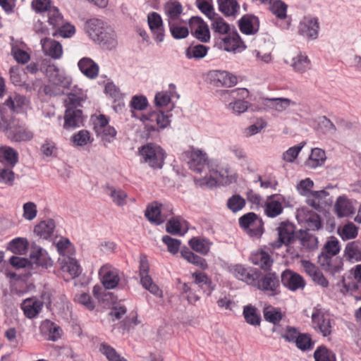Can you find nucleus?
I'll return each mask as SVG.
<instances>
[{
    "label": "nucleus",
    "mask_w": 361,
    "mask_h": 361,
    "mask_svg": "<svg viewBox=\"0 0 361 361\" xmlns=\"http://www.w3.org/2000/svg\"><path fill=\"white\" fill-rule=\"evenodd\" d=\"M85 30L89 37L103 49L111 50L118 44L116 34L111 26L98 18L88 20Z\"/></svg>",
    "instance_id": "obj_1"
},
{
    "label": "nucleus",
    "mask_w": 361,
    "mask_h": 361,
    "mask_svg": "<svg viewBox=\"0 0 361 361\" xmlns=\"http://www.w3.org/2000/svg\"><path fill=\"white\" fill-rule=\"evenodd\" d=\"M85 95L82 90H72L67 94L64 101L66 111L63 128L66 130L80 128L83 126L84 116L82 111V102Z\"/></svg>",
    "instance_id": "obj_2"
},
{
    "label": "nucleus",
    "mask_w": 361,
    "mask_h": 361,
    "mask_svg": "<svg viewBox=\"0 0 361 361\" xmlns=\"http://www.w3.org/2000/svg\"><path fill=\"white\" fill-rule=\"evenodd\" d=\"M0 130L12 141H29L33 137L31 131L27 130L19 121L14 118H6L2 116L0 120Z\"/></svg>",
    "instance_id": "obj_3"
},
{
    "label": "nucleus",
    "mask_w": 361,
    "mask_h": 361,
    "mask_svg": "<svg viewBox=\"0 0 361 361\" xmlns=\"http://www.w3.org/2000/svg\"><path fill=\"white\" fill-rule=\"evenodd\" d=\"M340 251L339 242L336 238L329 240L326 243L323 251L318 256V262L325 269L338 271L340 269L341 261L338 265L333 264V257Z\"/></svg>",
    "instance_id": "obj_4"
},
{
    "label": "nucleus",
    "mask_w": 361,
    "mask_h": 361,
    "mask_svg": "<svg viewBox=\"0 0 361 361\" xmlns=\"http://www.w3.org/2000/svg\"><path fill=\"white\" fill-rule=\"evenodd\" d=\"M144 162L154 169H161L164 164L165 152L159 145L149 143L144 145L140 150Z\"/></svg>",
    "instance_id": "obj_5"
},
{
    "label": "nucleus",
    "mask_w": 361,
    "mask_h": 361,
    "mask_svg": "<svg viewBox=\"0 0 361 361\" xmlns=\"http://www.w3.org/2000/svg\"><path fill=\"white\" fill-rule=\"evenodd\" d=\"M256 287L269 296H276L280 293V281L278 275L274 272L263 274L259 272V277L256 280Z\"/></svg>",
    "instance_id": "obj_6"
},
{
    "label": "nucleus",
    "mask_w": 361,
    "mask_h": 361,
    "mask_svg": "<svg viewBox=\"0 0 361 361\" xmlns=\"http://www.w3.org/2000/svg\"><path fill=\"white\" fill-rule=\"evenodd\" d=\"M140 120L145 124L148 132L163 130L167 128L171 122L169 116L160 111H153L142 114Z\"/></svg>",
    "instance_id": "obj_7"
},
{
    "label": "nucleus",
    "mask_w": 361,
    "mask_h": 361,
    "mask_svg": "<svg viewBox=\"0 0 361 361\" xmlns=\"http://www.w3.org/2000/svg\"><path fill=\"white\" fill-rule=\"evenodd\" d=\"M239 225L247 229L251 237L259 238L264 232V223L260 217L254 212H248L239 218Z\"/></svg>",
    "instance_id": "obj_8"
},
{
    "label": "nucleus",
    "mask_w": 361,
    "mask_h": 361,
    "mask_svg": "<svg viewBox=\"0 0 361 361\" xmlns=\"http://www.w3.org/2000/svg\"><path fill=\"white\" fill-rule=\"evenodd\" d=\"M149 267L146 257H141L140 260V283L142 287L149 293L157 297L161 298L163 292L159 287L153 282L151 276L149 275Z\"/></svg>",
    "instance_id": "obj_9"
},
{
    "label": "nucleus",
    "mask_w": 361,
    "mask_h": 361,
    "mask_svg": "<svg viewBox=\"0 0 361 361\" xmlns=\"http://www.w3.org/2000/svg\"><path fill=\"white\" fill-rule=\"evenodd\" d=\"M169 212V214H172L173 207L171 204H162L154 202L147 206L145 215L151 223L156 225H161L165 221L166 215L164 212Z\"/></svg>",
    "instance_id": "obj_10"
},
{
    "label": "nucleus",
    "mask_w": 361,
    "mask_h": 361,
    "mask_svg": "<svg viewBox=\"0 0 361 361\" xmlns=\"http://www.w3.org/2000/svg\"><path fill=\"white\" fill-rule=\"evenodd\" d=\"M312 323L314 330L323 336L326 337L331 335L333 328L331 319L322 310L314 308L312 314Z\"/></svg>",
    "instance_id": "obj_11"
},
{
    "label": "nucleus",
    "mask_w": 361,
    "mask_h": 361,
    "mask_svg": "<svg viewBox=\"0 0 361 361\" xmlns=\"http://www.w3.org/2000/svg\"><path fill=\"white\" fill-rule=\"evenodd\" d=\"M276 230L278 231V239L271 243L274 249H279L283 245L288 246L296 238L295 226L288 221L280 223Z\"/></svg>",
    "instance_id": "obj_12"
},
{
    "label": "nucleus",
    "mask_w": 361,
    "mask_h": 361,
    "mask_svg": "<svg viewBox=\"0 0 361 361\" xmlns=\"http://www.w3.org/2000/svg\"><path fill=\"white\" fill-rule=\"evenodd\" d=\"M189 27L192 35L203 43L210 40V32L208 25L199 16H192L189 20Z\"/></svg>",
    "instance_id": "obj_13"
},
{
    "label": "nucleus",
    "mask_w": 361,
    "mask_h": 361,
    "mask_svg": "<svg viewBox=\"0 0 361 361\" xmlns=\"http://www.w3.org/2000/svg\"><path fill=\"white\" fill-rule=\"evenodd\" d=\"M281 281L286 288L292 291L303 289L306 285L302 276L288 269L281 273Z\"/></svg>",
    "instance_id": "obj_14"
},
{
    "label": "nucleus",
    "mask_w": 361,
    "mask_h": 361,
    "mask_svg": "<svg viewBox=\"0 0 361 361\" xmlns=\"http://www.w3.org/2000/svg\"><path fill=\"white\" fill-rule=\"evenodd\" d=\"M319 24L314 17H305L299 26V34L309 39H315L318 37Z\"/></svg>",
    "instance_id": "obj_15"
},
{
    "label": "nucleus",
    "mask_w": 361,
    "mask_h": 361,
    "mask_svg": "<svg viewBox=\"0 0 361 361\" xmlns=\"http://www.w3.org/2000/svg\"><path fill=\"white\" fill-rule=\"evenodd\" d=\"M99 275L106 289H113L116 288L120 280L118 271L108 264L104 265L100 268Z\"/></svg>",
    "instance_id": "obj_16"
},
{
    "label": "nucleus",
    "mask_w": 361,
    "mask_h": 361,
    "mask_svg": "<svg viewBox=\"0 0 361 361\" xmlns=\"http://www.w3.org/2000/svg\"><path fill=\"white\" fill-rule=\"evenodd\" d=\"M209 75L216 87H231L237 84V77L226 71L214 70Z\"/></svg>",
    "instance_id": "obj_17"
},
{
    "label": "nucleus",
    "mask_w": 361,
    "mask_h": 361,
    "mask_svg": "<svg viewBox=\"0 0 361 361\" xmlns=\"http://www.w3.org/2000/svg\"><path fill=\"white\" fill-rule=\"evenodd\" d=\"M147 22L154 40L157 42H162L164 39V28L161 16L157 12L149 13Z\"/></svg>",
    "instance_id": "obj_18"
},
{
    "label": "nucleus",
    "mask_w": 361,
    "mask_h": 361,
    "mask_svg": "<svg viewBox=\"0 0 361 361\" xmlns=\"http://www.w3.org/2000/svg\"><path fill=\"white\" fill-rule=\"evenodd\" d=\"M30 257L35 264L42 267L47 269L53 264V261L48 256L47 251L36 244L31 245Z\"/></svg>",
    "instance_id": "obj_19"
},
{
    "label": "nucleus",
    "mask_w": 361,
    "mask_h": 361,
    "mask_svg": "<svg viewBox=\"0 0 361 361\" xmlns=\"http://www.w3.org/2000/svg\"><path fill=\"white\" fill-rule=\"evenodd\" d=\"M259 271L250 267H244L242 265H235L233 268V274L238 280H241L252 286L256 283L259 277Z\"/></svg>",
    "instance_id": "obj_20"
},
{
    "label": "nucleus",
    "mask_w": 361,
    "mask_h": 361,
    "mask_svg": "<svg viewBox=\"0 0 361 361\" xmlns=\"http://www.w3.org/2000/svg\"><path fill=\"white\" fill-rule=\"evenodd\" d=\"M44 54L54 59H59L62 56L63 49L61 44L51 38L44 37L40 40Z\"/></svg>",
    "instance_id": "obj_21"
},
{
    "label": "nucleus",
    "mask_w": 361,
    "mask_h": 361,
    "mask_svg": "<svg viewBox=\"0 0 361 361\" xmlns=\"http://www.w3.org/2000/svg\"><path fill=\"white\" fill-rule=\"evenodd\" d=\"M207 154L200 149H192L190 152V160L188 161L189 168L196 172L202 173L207 166Z\"/></svg>",
    "instance_id": "obj_22"
},
{
    "label": "nucleus",
    "mask_w": 361,
    "mask_h": 361,
    "mask_svg": "<svg viewBox=\"0 0 361 361\" xmlns=\"http://www.w3.org/2000/svg\"><path fill=\"white\" fill-rule=\"evenodd\" d=\"M43 302L36 297L25 299L21 303V309L27 318H35L42 310Z\"/></svg>",
    "instance_id": "obj_23"
},
{
    "label": "nucleus",
    "mask_w": 361,
    "mask_h": 361,
    "mask_svg": "<svg viewBox=\"0 0 361 361\" xmlns=\"http://www.w3.org/2000/svg\"><path fill=\"white\" fill-rule=\"evenodd\" d=\"M26 99L24 96L19 94L10 95L5 102L0 104V114L4 116L5 107L9 109L13 113L19 112L25 104Z\"/></svg>",
    "instance_id": "obj_24"
},
{
    "label": "nucleus",
    "mask_w": 361,
    "mask_h": 361,
    "mask_svg": "<svg viewBox=\"0 0 361 361\" xmlns=\"http://www.w3.org/2000/svg\"><path fill=\"white\" fill-rule=\"evenodd\" d=\"M240 32L245 35H254L259 30V18L254 15H245L238 20Z\"/></svg>",
    "instance_id": "obj_25"
},
{
    "label": "nucleus",
    "mask_w": 361,
    "mask_h": 361,
    "mask_svg": "<svg viewBox=\"0 0 361 361\" xmlns=\"http://www.w3.org/2000/svg\"><path fill=\"white\" fill-rule=\"evenodd\" d=\"M296 238L300 241L302 248L307 252H313L318 249L317 238L307 230H300L296 234Z\"/></svg>",
    "instance_id": "obj_26"
},
{
    "label": "nucleus",
    "mask_w": 361,
    "mask_h": 361,
    "mask_svg": "<svg viewBox=\"0 0 361 361\" xmlns=\"http://www.w3.org/2000/svg\"><path fill=\"white\" fill-rule=\"evenodd\" d=\"M222 46L226 51H235L239 48H245L235 27H233L232 32H229V34L223 39Z\"/></svg>",
    "instance_id": "obj_27"
},
{
    "label": "nucleus",
    "mask_w": 361,
    "mask_h": 361,
    "mask_svg": "<svg viewBox=\"0 0 361 361\" xmlns=\"http://www.w3.org/2000/svg\"><path fill=\"white\" fill-rule=\"evenodd\" d=\"M80 71L88 78L94 79L99 73V66L92 59L82 58L78 63Z\"/></svg>",
    "instance_id": "obj_28"
},
{
    "label": "nucleus",
    "mask_w": 361,
    "mask_h": 361,
    "mask_svg": "<svg viewBox=\"0 0 361 361\" xmlns=\"http://www.w3.org/2000/svg\"><path fill=\"white\" fill-rule=\"evenodd\" d=\"M263 104L268 108L281 112L288 109L290 105L296 103L288 98H264Z\"/></svg>",
    "instance_id": "obj_29"
},
{
    "label": "nucleus",
    "mask_w": 361,
    "mask_h": 361,
    "mask_svg": "<svg viewBox=\"0 0 361 361\" xmlns=\"http://www.w3.org/2000/svg\"><path fill=\"white\" fill-rule=\"evenodd\" d=\"M56 225L53 219H49L42 221L35 226L34 233L41 238H49L55 229Z\"/></svg>",
    "instance_id": "obj_30"
},
{
    "label": "nucleus",
    "mask_w": 361,
    "mask_h": 361,
    "mask_svg": "<svg viewBox=\"0 0 361 361\" xmlns=\"http://www.w3.org/2000/svg\"><path fill=\"white\" fill-rule=\"evenodd\" d=\"M40 329L42 334L48 336V340L51 341H58L62 335L63 331L61 328L56 324L45 320L42 322Z\"/></svg>",
    "instance_id": "obj_31"
},
{
    "label": "nucleus",
    "mask_w": 361,
    "mask_h": 361,
    "mask_svg": "<svg viewBox=\"0 0 361 361\" xmlns=\"http://www.w3.org/2000/svg\"><path fill=\"white\" fill-rule=\"evenodd\" d=\"M164 10L166 16L168 17V23L178 21L183 12V6L177 0L169 1L165 3Z\"/></svg>",
    "instance_id": "obj_32"
},
{
    "label": "nucleus",
    "mask_w": 361,
    "mask_h": 361,
    "mask_svg": "<svg viewBox=\"0 0 361 361\" xmlns=\"http://www.w3.org/2000/svg\"><path fill=\"white\" fill-rule=\"evenodd\" d=\"M335 212L340 218L349 216L354 213V207L352 202L345 197H338L334 206Z\"/></svg>",
    "instance_id": "obj_33"
},
{
    "label": "nucleus",
    "mask_w": 361,
    "mask_h": 361,
    "mask_svg": "<svg viewBox=\"0 0 361 361\" xmlns=\"http://www.w3.org/2000/svg\"><path fill=\"white\" fill-rule=\"evenodd\" d=\"M18 161V154L13 148L4 147L0 148V162L4 166L13 168Z\"/></svg>",
    "instance_id": "obj_34"
},
{
    "label": "nucleus",
    "mask_w": 361,
    "mask_h": 361,
    "mask_svg": "<svg viewBox=\"0 0 361 361\" xmlns=\"http://www.w3.org/2000/svg\"><path fill=\"white\" fill-rule=\"evenodd\" d=\"M180 255L188 262L205 270L208 268L207 261L203 257L195 254L189 248L185 247L180 250Z\"/></svg>",
    "instance_id": "obj_35"
},
{
    "label": "nucleus",
    "mask_w": 361,
    "mask_h": 361,
    "mask_svg": "<svg viewBox=\"0 0 361 361\" xmlns=\"http://www.w3.org/2000/svg\"><path fill=\"white\" fill-rule=\"evenodd\" d=\"M326 159L324 150L320 148H314L312 149L309 158L305 161V165L309 169H315L323 165Z\"/></svg>",
    "instance_id": "obj_36"
},
{
    "label": "nucleus",
    "mask_w": 361,
    "mask_h": 361,
    "mask_svg": "<svg viewBox=\"0 0 361 361\" xmlns=\"http://www.w3.org/2000/svg\"><path fill=\"white\" fill-rule=\"evenodd\" d=\"M192 277L194 279V283L198 285L208 295L214 290V286L212 285V280L206 274L196 271L192 274Z\"/></svg>",
    "instance_id": "obj_37"
},
{
    "label": "nucleus",
    "mask_w": 361,
    "mask_h": 361,
    "mask_svg": "<svg viewBox=\"0 0 361 361\" xmlns=\"http://www.w3.org/2000/svg\"><path fill=\"white\" fill-rule=\"evenodd\" d=\"M344 256L352 262L361 261V242L355 240L348 243L344 250Z\"/></svg>",
    "instance_id": "obj_38"
},
{
    "label": "nucleus",
    "mask_w": 361,
    "mask_h": 361,
    "mask_svg": "<svg viewBox=\"0 0 361 361\" xmlns=\"http://www.w3.org/2000/svg\"><path fill=\"white\" fill-rule=\"evenodd\" d=\"M304 221H305L307 231H318L322 228V224L320 216L314 212L306 209H302Z\"/></svg>",
    "instance_id": "obj_39"
},
{
    "label": "nucleus",
    "mask_w": 361,
    "mask_h": 361,
    "mask_svg": "<svg viewBox=\"0 0 361 361\" xmlns=\"http://www.w3.org/2000/svg\"><path fill=\"white\" fill-rule=\"evenodd\" d=\"M46 73L51 83L61 85L63 87L69 83L63 73L54 64L47 66Z\"/></svg>",
    "instance_id": "obj_40"
},
{
    "label": "nucleus",
    "mask_w": 361,
    "mask_h": 361,
    "mask_svg": "<svg viewBox=\"0 0 361 361\" xmlns=\"http://www.w3.org/2000/svg\"><path fill=\"white\" fill-rule=\"evenodd\" d=\"M219 9L225 16L235 17L240 6L236 0H217Z\"/></svg>",
    "instance_id": "obj_41"
},
{
    "label": "nucleus",
    "mask_w": 361,
    "mask_h": 361,
    "mask_svg": "<svg viewBox=\"0 0 361 361\" xmlns=\"http://www.w3.org/2000/svg\"><path fill=\"white\" fill-rule=\"evenodd\" d=\"M61 269L63 271L68 272L73 279L78 277L82 272L78 261L70 257L63 259Z\"/></svg>",
    "instance_id": "obj_42"
},
{
    "label": "nucleus",
    "mask_w": 361,
    "mask_h": 361,
    "mask_svg": "<svg viewBox=\"0 0 361 361\" xmlns=\"http://www.w3.org/2000/svg\"><path fill=\"white\" fill-rule=\"evenodd\" d=\"M290 66L299 73H303L311 68V61L308 57L301 54L292 59Z\"/></svg>",
    "instance_id": "obj_43"
},
{
    "label": "nucleus",
    "mask_w": 361,
    "mask_h": 361,
    "mask_svg": "<svg viewBox=\"0 0 361 361\" xmlns=\"http://www.w3.org/2000/svg\"><path fill=\"white\" fill-rule=\"evenodd\" d=\"M45 16L47 18L48 24L52 27V31L56 30L59 27H61V25L64 23L63 16L55 6L49 8Z\"/></svg>",
    "instance_id": "obj_44"
},
{
    "label": "nucleus",
    "mask_w": 361,
    "mask_h": 361,
    "mask_svg": "<svg viewBox=\"0 0 361 361\" xmlns=\"http://www.w3.org/2000/svg\"><path fill=\"white\" fill-rule=\"evenodd\" d=\"M209 50V47L203 44H191L185 50L188 59H200L204 58Z\"/></svg>",
    "instance_id": "obj_45"
},
{
    "label": "nucleus",
    "mask_w": 361,
    "mask_h": 361,
    "mask_svg": "<svg viewBox=\"0 0 361 361\" xmlns=\"http://www.w3.org/2000/svg\"><path fill=\"white\" fill-rule=\"evenodd\" d=\"M243 317L245 322L252 326H259L261 323V316L257 313V309L248 305L243 308Z\"/></svg>",
    "instance_id": "obj_46"
},
{
    "label": "nucleus",
    "mask_w": 361,
    "mask_h": 361,
    "mask_svg": "<svg viewBox=\"0 0 361 361\" xmlns=\"http://www.w3.org/2000/svg\"><path fill=\"white\" fill-rule=\"evenodd\" d=\"M188 244L192 250L202 255H207L210 250V243L206 239L194 237L189 240Z\"/></svg>",
    "instance_id": "obj_47"
},
{
    "label": "nucleus",
    "mask_w": 361,
    "mask_h": 361,
    "mask_svg": "<svg viewBox=\"0 0 361 361\" xmlns=\"http://www.w3.org/2000/svg\"><path fill=\"white\" fill-rule=\"evenodd\" d=\"M211 22V28L216 33L228 35L233 30V28H231L230 25L219 14Z\"/></svg>",
    "instance_id": "obj_48"
},
{
    "label": "nucleus",
    "mask_w": 361,
    "mask_h": 361,
    "mask_svg": "<svg viewBox=\"0 0 361 361\" xmlns=\"http://www.w3.org/2000/svg\"><path fill=\"white\" fill-rule=\"evenodd\" d=\"M264 319L273 324H278L283 317L280 310L272 306H268L263 310Z\"/></svg>",
    "instance_id": "obj_49"
},
{
    "label": "nucleus",
    "mask_w": 361,
    "mask_h": 361,
    "mask_svg": "<svg viewBox=\"0 0 361 361\" xmlns=\"http://www.w3.org/2000/svg\"><path fill=\"white\" fill-rule=\"evenodd\" d=\"M342 285L345 292L350 293L355 300H361V284L343 279Z\"/></svg>",
    "instance_id": "obj_50"
},
{
    "label": "nucleus",
    "mask_w": 361,
    "mask_h": 361,
    "mask_svg": "<svg viewBox=\"0 0 361 361\" xmlns=\"http://www.w3.org/2000/svg\"><path fill=\"white\" fill-rule=\"evenodd\" d=\"M287 8L288 6L281 0H273L270 1V11L280 19L286 18Z\"/></svg>",
    "instance_id": "obj_51"
},
{
    "label": "nucleus",
    "mask_w": 361,
    "mask_h": 361,
    "mask_svg": "<svg viewBox=\"0 0 361 361\" xmlns=\"http://www.w3.org/2000/svg\"><path fill=\"white\" fill-rule=\"evenodd\" d=\"M169 27L172 37L175 39H184L189 34L188 28L180 26L177 21L169 22Z\"/></svg>",
    "instance_id": "obj_52"
},
{
    "label": "nucleus",
    "mask_w": 361,
    "mask_h": 361,
    "mask_svg": "<svg viewBox=\"0 0 361 361\" xmlns=\"http://www.w3.org/2000/svg\"><path fill=\"white\" fill-rule=\"evenodd\" d=\"M297 348L302 351H308L313 349L314 341H312L310 334H300L296 340Z\"/></svg>",
    "instance_id": "obj_53"
},
{
    "label": "nucleus",
    "mask_w": 361,
    "mask_h": 361,
    "mask_svg": "<svg viewBox=\"0 0 361 361\" xmlns=\"http://www.w3.org/2000/svg\"><path fill=\"white\" fill-rule=\"evenodd\" d=\"M318 130L323 134L334 135L337 129L334 123L324 116L319 118Z\"/></svg>",
    "instance_id": "obj_54"
},
{
    "label": "nucleus",
    "mask_w": 361,
    "mask_h": 361,
    "mask_svg": "<svg viewBox=\"0 0 361 361\" xmlns=\"http://www.w3.org/2000/svg\"><path fill=\"white\" fill-rule=\"evenodd\" d=\"M315 361H336L335 355L325 346H319L314 353Z\"/></svg>",
    "instance_id": "obj_55"
},
{
    "label": "nucleus",
    "mask_w": 361,
    "mask_h": 361,
    "mask_svg": "<svg viewBox=\"0 0 361 361\" xmlns=\"http://www.w3.org/2000/svg\"><path fill=\"white\" fill-rule=\"evenodd\" d=\"M99 350L109 361H127L124 357H121L114 348L106 343H102Z\"/></svg>",
    "instance_id": "obj_56"
},
{
    "label": "nucleus",
    "mask_w": 361,
    "mask_h": 361,
    "mask_svg": "<svg viewBox=\"0 0 361 361\" xmlns=\"http://www.w3.org/2000/svg\"><path fill=\"white\" fill-rule=\"evenodd\" d=\"M226 205L233 212H238L245 206V200L240 195L235 194L228 198Z\"/></svg>",
    "instance_id": "obj_57"
},
{
    "label": "nucleus",
    "mask_w": 361,
    "mask_h": 361,
    "mask_svg": "<svg viewBox=\"0 0 361 361\" xmlns=\"http://www.w3.org/2000/svg\"><path fill=\"white\" fill-rule=\"evenodd\" d=\"M8 248L13 253L23 254L27 248V241L24 238H15L9 243Z\"/></svg>",
    "instance_id": "obj_58"
},
{
    "label": "nucleus",
    "mask_w": 361,
    "mask_h": 361,
    "mask_svg": "<svg viewBox=\"0 0 361 361\" xmlns=\"http://www.w3.org/2000/svg\"><path fill=\"white\" fill-rule=\"evenodd\" d=\"M283 212V207L279 201H270L267 203L265 207V213L267 216L274 218Z\"/></svg>",
    "instance_id": "obj_59"
},
{
    "label": "nucleus",
    "mask_w": 361,
    "mask_h": 361,
    "mask_svg": "<svg viewBox=\"0 0 361 361\" xmlns=\"http://www.w3.org/2000/svg\"><path fill=\"white\" fill-rule=\"evenodd\" d=\"M75 32V27L65 22L56 30L51 31V35L54 37L61 36L63 37H71Z\"/></svg>",
    "instance_id": "obj_60"
},
{
    "label": "nucleus",
    "mask_w": 361,
    "mask_h": 361,
    "mask_svg": "<svg viewBox=\"0 0 361 361\" xmlns=\"http://www.w3.org/2000/svg\"><path fill=\"white\" fill-rule=\"evenodd\" d=\"M357 234V227L353 223H348L343 227L340 235L343 240H347L355 238Z\"/></svg>",
    "instance_id": "obj_61"
},
{
    "label": "nucleus",
    "mask_w": 361,
    "mask_h": 361,
    "mask_svg": "<svg viewBox=\"0 0 361 361\" xmlns=\"http://www.w3.org/2000/svg\"><path fill=\"white\" fill-rule=\"evenodd\" d=\"M109 190V195L116 204L118 206H123L126 204L127 194L125 191L121 189H116L114 188H110Z\"/></svg>",
    "instance_id": "obj_62"
},
{
    "label": "nucleus",
    "mask_w": 361,
    "mask_h": 361,
    "mask_svg": "<svg viewBox=\"0 0 361 361\" xmlns=\"http://www.w3.org/2000/svg\"><path fill=\"white\" fill-rule=\"evenodd\" d=\"M71 140L75 145L82 147L88 143L90 140V135L89 131L86 130H81L76 134L73 135Z\"/></svg>",
    "instance_id": "obj_63"
},
{
    "label": "nucleus",
    "mask_w": 361,
    "mask_h": 361,
    "mask_svg": "<svg viewBox=\"0 0 361 361\" xmlns=\"http://www.w3.org/2000/svg\"><path fill=\"white\" fill-rule=\"evenodd\" d=\"M166 231L171 235H183L185 232L181 233V224L178 218L170 219L166 224Z\"/></svg>",
    "instance_id": "obj_64"
}]
</instances>
